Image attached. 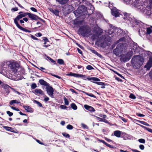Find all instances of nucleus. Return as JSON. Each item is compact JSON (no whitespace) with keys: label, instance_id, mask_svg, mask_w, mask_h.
<instances>
[{"label":"nucleus","instance_id":"obj_1","mask_svg":"<svg viewBox=\"0 0 152 152\" xmlns=\"http://www.w3.org/2000/svg\"><path fill=\"white\" fill-rule=\"evenodd\" d=\"M124 18L126 19V21L128 24L132 27L135 26V27L138 28H152V26L148 25L142 22L137 20L132 16H130L126 13H124Z\"/></svg>","mask_w":152,"mask_h":152},{"label":"nucleus","instance_id":"obj_2","mask_svg":"<svg viewBox=\"0 0 152 152\" xmlns=\"http://www.w3.org/2000/svg\"><path fill=\"white\" fill-rule=\"evenodd\" d=\"M144 60L143 58L139 55L134 56L132 58L131 63L136 69L139 68L143 64Z\"/></svg>","mask_w":152,"mask_h":152},{"label":"nucleus","instance_id":"obj_3","mask_svg":"<svg viewBox=\"0 0 152 152\" xmlns=\"http://www.w3.org/2000/svg\"><path fill=\"white\" fill-rule=\"evenodd\" d=\"M86 79L90 81L91 82H93L94 83L97 84L99 85L102 86L101 87L102 88H105V86H107L109 85L108 84L102 82H98V81H100V80L98 78L95 77H87Z\"/></svg>","mask_w":152,"mask_h":152},{"label":"nucleus","instance_id":"obj_4","mask_svg":"<svg viewBox=\"0 0 152 152\" xmlns=\"http://www.w3.org/2000/svg\"><path fill=\"white\" fill-rule=\"evenodd\" d=\"M133 54V52L132 50H130L125 55L122 54L120 60L121 62H124L128 61L131 58Z\"/></svg>","mask_w":152,"mask_h":152},{"label":"nucleus","instance_id":"obj_5","mask_svg":"<svg viewBox=\"0 0 152 152\" xmlns=\"http://www.w3.org/2000/svg\"><path fill=\"white\" fill-rule=\"evenodd\" d=\"M91 29H78L77 33L79 35H81L83 37H88L92 34Z\"/></svg>","mask_w":152,"mask_h":152},{"label":"nucleus","instance_id":"obj_6","mask_svg":"<svg viewBox=\"0 0 152 152\" xmlns=\"http://www.w3.org/2000/svg\"><path fill=\"white\" fill-rule=\"evenodd\" d=\"M134 4L137 9L140 10V11L146 13V12L147 10L145 9L146 5L142 2V1L139 0L137 3H136V1L135 2Z\"/></svg>","mask_w":152,"mask_h":152},{"label":"nucleus","instance_id":"obj_7","mask_svg":"<svg viewBox=\"0 0 152 152\" xmlns=\"http://www.w3.org/2000/svg\"><path fill=\"white\" fill-rule=\"evenodd\" d=\"M28 12L24 13L22 12H20V14L14 20V22L17 27L19 28H23L20 26L18 23V21L20 19L22 18L23 17L26 16V15H28Z\"/></svg>","mask_w":152,"mask_h":152},{"label":"nucleus","instance_id":"obj_8","mask_svg":"<svg viewBox=\"0 0 152 152\" xmlns=\"http://www.w3.org/2000/svg\"><path fill=\"white\" fill-rule=\"evenodd\" d=\"M93 31L95 33L91 37V38L93 40H95L98 39L99 36L101 35L103 33V29H93Z\"/></svg>","mask_w":152,"mask_h":152},{"label":"nucleus","instance_id":"obj_9","mask_svg":"<svg viewBox=\"0 0 152 152\" xmlns=\"http://www.w3.org/2000/svg\"><path fill=\"white\" fill-rule=\"evenodd\" d=\"M124 44L122 43H119L117 46L116 48L113 50V53L116 56H118L120 54V52L123 49Z\"/></svg>","mask_w":152,"mask_h":152},{"label":"nucleus","instance_id":"obj_10","mask_svg":"<svg viewBox=\"0 0 152 152\" xmlns=\"http://www.w3.org/2000/svg\"><path fill=\"white\" fill-rule=\"evenodd\" d=\"M67 76H73L76 77H86L85 75L82 74H78L72 72H69V73L66 75Z\"/></svg>","mask_w":152,"mask_h":152},{"label":"nucleus","instance_id":"obj_11","mask_svg":"<svg viewBox=\"0 0 152 152\" xmlns=\"http://www.w3.org/2000/svg\"><path fill=\"white\" fill-rule=\"evenodd\" d=\"M138 32L139 35L141 36L142 35H144L145 34H149L152 32V29H147V32L146 33L145 31H144L142 29H139Z\"/></svg>","mask_w":152,"mask_h":152},{"label":"nucleus","instance_id":"obj_12","mask_svg":"<svg viewBox=\"0 0 152 152\" xmlns=\"http://www.w3.org/2000/svg\"><path fill=\"white\" fill-rule=\"evenodd\" d=\"M46 91L47 93L51 96H53L54 90L53 88L50 85L46 86Z\"/></svg>","mask_w":152,"mask_h":152},{"label":"nucleus","instance_id":"obj_13","mask_svg":"<svg viewBox=\"0 0 152 152\" xmlns=\"http://www.w3.org/2000/svg\"><path fill=\"white\" fill-rule=\"evenodd\" d=\"M112 15L115 17H117L119 16L120 14V11L118 10L115 8H113L111 10Z\"/></svg>","mask_w":152,"mask_h":152},{"label":"nucleus","instance_id":"obj_14","mask_svg":"<svg viewBox=\"0 0 152 152\" xmlns=\"http://www.w3.org/2000/svg\"><path fill=\"white\" fill-rule=\"evenodd\" d=\"M151 67H152V57H150L144 67L146 68L147 70H149Z\"/></svg>","mask_w":152,"mask_h":152},{"label":"nucleus","instance_id":"obj_15","mask_svg":"<svg viewBox=\"0 0 152 152\" xmlns=\"http://www.w3.org/2000/svg\"><path fill=\"white\" fill-rule=\"evenodd\" d=\"M85 108L91 112H94L95 111V109L92 107L85 104L84 105Z\"/></svg>","mask_w":152,"mask_h":152},{"label":"nucleus","instance_id":"obj_16","mask_svg":"<svg viewBox=\"0 0 152 152\" xmlns=\"http://www.w3.org/2000/svg\"><path fill=\"white\" fill-rule=\"evenodd\" d=\"M10 69L15 73L17 72L18 70V67L15 64H12L10 66Z\"/></svg>","mask_w":152,"mask_h":152},{"label":"nucleus","instance_id":"obj_17","mask_svg":"<svg viewBox=\"0 0 152 152\" xmlns=\"http://www.w3.org/2000/svg\"><path fill=\"white\" fill-rule=\"evenodd\" d=\"M28 17L32 20H36L38 18V17L33 14L28 12Z\"/></svg>","mask_w":152,"mask_h":152},{"label":"nucleus","instance_id":"obj_18","mask_svg":"<svg viewBox=\"0 0 152 152\" xmlns=\"http://www.w3.org/2000/svg\"><path fill=\"white\" fill-rule=\"evenodd\" d=\"M12 88H11L7 85L6 84L4 85V88L5 91L7 93V95H8L10 92V89H12Z\"/></svg>","mask_w":152,"mask_h":152},{"label":"nucleus","instance_id":"obj_19","mask_svg":"<svg viewBox=\"0 0 152 152\" xmlns=\"http://www.w3.org/2000/svg\"><path fill=\"white\" fill-rule=\"evenodd\" d=\"M23 107L27 112L32 113L34 111L33 108L29 106L24 105L23 106Z\"/></svg>","mask_w":152,"mask_h":152},{"label":"nucleus","instance_id":"obj_20","mask_svg":"<svg viewBox=\"0 0 152 152\" xmlns=\"http://www.w3.org/2000/svg\"><path fill=\"white\" fill-rule=\"evenodd\" d=\"M99 141L103 143L105 145L109 147L110 148H116L115 147H114L113 145H111L105 142L104 140H99Z\"/></svg>","mask_w":152,"mask_h":152},{"label":"nucleus","instance_id":"obj_21","mask_svg":"<svg viewBox=\"0 0 152 152\" xmlns=\"http://www.w3.org/2000/svg\"><path fill=\"white\" fill-rule=\"evenodd\" d=\"M39 83L41 85L46 86L50 85V84L48 83L43 79L39 80Z\"/></svg>","mask_w":152,"mask_h":152},{"label":"nucleus","instance_id":"obj_22","mask_svg":"<svg viewBox=\"0 0 152 152\" xmlns=\"http://www.w3.org/2000/svg\"><path fill=\"white\" fill-rule=\"evenodd\" d=\"M121 132L119 130H116L114 132V135L118 137H121Z\"/></svg>","mask_w":152,"mask_h":152},{"label":"nucleus","instance_id":"obj_23","mask_svg":"<svg viewBox=\"0 0 152 152\" xmlns=\"http://www.w3.org/2000/svg\"><path fill=\"white\" fill-rule=\"evenodd\" d=\"M34 91V93L36 94H39L42 95L44 94L43 91L41 89L39 88L36 89Z\"/></svg>","mask_w":152,"mask_h":152},{"label":"nucleus","instance_id":"obj_24","mask_svg":"<svg viewBox=\"0 0 152 152\" xmlns=\"http://www.w3.org/2000/svg\"><path fill=\"white\" fill-rule=\"evenodd\" d=\"M138 125H139L140 127H142V128L145 129L146 130H147L149 132H150L152 133V129L148 128L147 127H146L145 126L142 125H141V124H138Z\"/></svg>","mask_w":152,"mask_h":152},{"label":"nucleus","instance_id":"obj_25","mask_svg":"<svg viewBox=\"0 0 152 152\" xmlns=\"http://www.w3.org/2000/svg\"><path fill=\"white\" fill-rule=\"evenodd\" d=\"M90 50L91 52L95 54V55L97 56H98L101 57L102 56L101 54H99L97 51H96V50H94V49H91Z\"/></svg>","mask_w":152,"mask_h":152},{"label":"nucleus","instance_id":"obj_26","mask_svg":"<svg viewBox=\"0 0 152 152\" xmlns=\"http://www.w3.org/2000/svg\"><path fill=\"white\" fill-rule=\"evenodd\" d=\"M45 56L49 60L51 63H53L54 64H56V63L55 61L52 59L51 58L47 56L46 54L45 55Z\"/></svg>","mask_w":152,"mask_h":152},{"label":"nucleus","instance_id":"obj_27","mask_svg":"<svg viewBox=\"0 0 152 152\" xmlns=\"http://www.w3.org/2000/svg\"><path fill=\"white\" fill-rule=\"evenodd\" d=\"M50 12L54 13L56 16H57L59 15V12L57 10H53L52 9H50Z\"/></svg>","mask_w":152,"mask_h":152},{"label":"nucleus","instance_id":"obj_28","mask_svg":"<svg viewBox=\"0 0 152 152\" xmlns=\"http://www.w3.org/2000/svg\"><path fill=\"white\" fill-rule=\"evenodd\" d=\"M20 103V102H18L16 100H13L10 102V104L12 105L13 104H19Z\"/></svg>","mask_w":152,"mask_h":152},{"label":"nucleus","instance_id":"obj_29","mask_svg":"<svg viewBox=\"0 0 152 152\" xmlns=\"http://www.w3.org/2000/svg\"><path fill=\"white\" fill-rule=\"evenodd\" d=\"M59 3L61 4H64L66 3L69 0H56Z\"/></svg>","mask_w":152,"mask_h":152},{"label":"nucleus","instance_id":"obj_30","mask_svg":"<svg viewBox=\"0 0 152 152\" xmlns=\"http://www.w3.org/2000/svg\"><path fill=\"white\" fill-rule=\"evenodd\" d=\"M70 106L74 110H76L77 109V106H76V104L74 103H72L71 104Z\"/></svg>","mask_w":152,"mask_h":152},{"label":"nucleus","instance_id":"obj_31","mask_svg":"<svg viewBox=\"0 0 152 152\" xmlns=\"http://www.w3.org/2000/svg\"><path fill=\"white\" fill-rule=\"evenodd\" d=\"M6 69L7 68L6 67H2L0 72V73L2 74H5L6 72Z\"/></svg>","mask_w":152,"mask_h":152},{"label":"nucleus","instance_id":"obj_32","mask_svg":"<svg viewBox=\"0 0 152 152\" xmlns=\"http://www.w3.org/2000/svg\"><path fill=\"white\" fill-rule=\"evenodd\" d=\"M34 103L37 104L39 107H43L42 104L38 101L34 100Z\"/></svg>","mask_w":152,"mask_h":152},{"label":"nucleus","instance_id":"obj_33","mask_svg":"<svg viewBox=\"0 0 152 152\" xmlns=\"http://www.w3.org/2000/svg\"><path fill=\"white\" fill-rule=\"evenodd\" d=\"M137 122L144 125L148 126H150V125L148 123L139 120H137Z\"/></svg>","mask_w":152,"mask_h":152},{"label":"nucleus","instance_id":"obj_34","mask_svg":"<svg viewBox=\"0 0 152 152\" xmlns=\"http://www.w3.org/2000/svg\"><path fill=\"white\" fill-rule=\"evenodd\" d=\"M57 63L60 65H63L64 64V61L62 59H58L57 60Z\"/></svg>","mask_w":152,"mask_h":152},{"label":"nucleus","instance_id":"obj_35","mask_svg":"<svg viewBox=\"0 0 152 152\" xmlns=\"http://www.w3.org/2000/svg\"><path fill=\"white\" fill-rule=\"evenodd\" d=\"M39 69L40 70H41L43 72H45V73H48V70L42 67H40L39 68Z\"/></svg>","mask_w":152,"mask_h":152},{"label":"nucleus","instance_id":"obj_36","mask_svg":"<svg viewBox=\"0 0 152 152\" xmlns=\"http://www.w3.org/2000/svg\"><path fill=\"white\" fill-rule=\"evenodd\" d=\"M84 93H85V94H86L87 95L89 96H91V97H94V98H96V97L94 95V94H92L91 93H88L87 92H84Z\"/></svg>","mask_w":152,"mask_h":152},{"label":"nucleus","instance_id":"obj_37","mask_svg":"<svg viewBox=\"0 0 152 152\" xmlns=\"http://www.w3.org/2000/svg\"><path fill=\"white\" fill-rule=\"evenodd\" d=\"M125 37H123L121 38H120L119 40H118L116 41V43H118L119 42H123L125 41Z\"/></svg>","mask_w":152,"mask_h":152},{"label":"nucleus","instance_id":"obj_38","mask_svg":"<svg viewBox=\"0 0 152 152\" xmlns=\"http://www.w3.org/2000/svg\"><path fill=\"white\" fill-rule=\"evenodd\" d=\"M62 134L64 137L66 138H69L70 137V136L69 134L64 132L62 133Z\"/></svg>","mask_w":152,"mask_h":152},{"label":"nucleus","instance_id":"obj_39","mask_svg":"<svg viewBox=\"0 0 152 152\" xmlns=\"http://www.w3.org/2000/svg\"><path fill=\"white\" fill-rule=\"evenodd\" d=\"M37 87V84L35 83H32L31 85V88L32 89H34Z\"/></svg>","mask_w":152,"mask_h":152},{"label":"nucleus","instance_id":"obj_40","mask_svg":"<svg viewBox=\"0 0 152 152\" xmlns=\"http://www.w3.org/2000/svg\"><path fill=\"white\" fill-rule=\"evenodd\" d=\"M64 101L65 104L66 105H69V102L67 99L65 97L64 98Z\"/></svg>","mask_w":152,"mask_h":152},{"label":"nucleus","instance_id":"obj_41","mask_svg":"<svg viewBox=\"0 0 152 152\" xmlns=\"http://www.w3.org/2000/svg\"><path fill=\"white\" fill-rule=\"evenodd\" d=\"M129 97L130 98L132 99H135L136 98L135 96L133 94H131Z\"/></svg>","mask_w":152,"mask_h":152},{"label":"nucleus","instance_id":"obj_42","mask_svg":"<svg viewBox=\"0 0 152 152\" xmlns=\"http://www.w3.org/2000/svg\"><path fill=\"white\" fill-rule=\"evenodd\" d=\"M66 128L68 129L71 130L73 128V127L72 125H71L68 124L66 126Z\"/></svg>","mask_w":152,"mask_h":152},{"label":"nucleus","instance_id":"obj_43","mask_svg":"<svg viewBox=\"0 0 152 152\" xmlns=\"http://www.w3.org/2000/svg\"><path fill=\"white\" fill-rule=\"evenodd\" d=\"M86 68L88 70L94 69V68L90 65H88L86 67Z\"/></svg>","mask_w":152,"mask_h":152},{"label":"nucleus","instance_id":"obj_44","mask_svg":"<svg viewBox=\"0 0 152 152\" xmlns=\"http://www.w3.org/2000/svg\"><path fill=\"white\" fill-rule=\"evenodd\" d=\"M112 29H108L107 31L108 32L107 33H108L109 35H110L114 33L113 31L111 30Z\"/></svg>","mask_w":152,"mask_h":152},{"label":"nucleus","instance_id":"obj_45","mask_svg":"<svg viewBox=\"0 0 152 152\" xmlns=\"http://www.w3.org/2000/svg\"><path fill=\"white\" fill-rule=\"evenodd\" d=\"M3 127L4 129L5 130H6L7 131H10V127L4 126H3Z\"/></svg>","mask_w":152,"mask_h":152},{"label":"nucleus","instance_id":"obj_46","mask_svg":"<svg viewBox=\"0 0 152 152\" xmlns=\"http://www.w3.org/2000/svg\"><path fill=\"white\" fill-rule=\"evenodd\" d=\"M114 73L116 74L117 75H118L119 76L121 77L123 79H125V78L122 75H121V74H119V73H118L117 72L114 71Z\"/></svg>","mask_w":152,"mask_h":152},{"label":"nucleus","instance_id":"obj_47","mask_svg":"<svg viewBox=\"0 0 152 152\" xmlns=\"http://www.w3.org/2000/svg\"><path fill=\"white\" fill-rule=\"evenodd\" d=\"M7 113L9 115V117H11L13 115V113L10 111H7Z\"/></svg>","mask_w":152,"mask_h":152},{"label":"nucleus","instance_id":"obj_48","mask_svg":"<svg viewBox=\"0 0 152 152\" xmlns=\"http://www.w3.org/2000/svg\"><path fill=\"white\" fill-rule=\"evenodd\" d=\"M138 141L139 142L144 143L145 142V139L142 138L138 140Z\"/></svg>","mask_w":152,"mask_h":152},{"label":"nucleus","instance_id":"obj_49","mask_svg":"<svg viewBox=\"0 0 152 152\" xmlns=\"http://www.w3.org/2000/svg\"><path fill=\"white\" fill-rule=\"evenodd\" d=\"M94 117H96V118L97 119L100 121H101V122H102V121H103V119L102 118H100V117H98L96 116H95V115H94Z\"/></svg>","mask_w":152,"mask_h":152},{"label":"nucleus","instance_id":"obj_50","mask_svg":"<svg viewBox=\"0 0 152 152\" xmlns=\"http://www.w3.org/2000/svg\"><path fill=\"white\" fill-rule=\"evenodd\" d=\"M102 122H104L108 124H110V125H112V124L110 123L109 122V121L106 119H103V121Z\"/></svg>","mask_w":152,"mask_h":152},{"label":"nucleus","instance_id":"obj_51","mask_svg":"<svg viewBox=\"0 0 152 152\" xmlns=\"http://www.w3.org/2000/svg\"><path fill=\"white\" fill-rule=\"evenodd\" d=\"M20 29L22 30L23 31L25 32H26L30 33L31 32V31L28 30V29Z\"/></svg>","mask_w":152,"mask_h":152},{"label":"nucleus","instance_id":"obj_52","mask_svg":"<svg viewBox=\"0 0 152 152\" xmlns=\"http://www.w3.org/2000/svg\"><path fill=\"white\" fill-rule=\"evenodd\" d=\"M11 107L12 109L16 111H19L20 110L18 108L14 107L13 106H11Z\"/></svg>","mask_w":152,"mask_h":152},{"label":"nucleus","instance_id":"obj_53","mask_svg":"<svg viewBox=\"0 0 152 152\" xmlns=\"http://www.w3.org/2000/svg\"><path fill=\"white\" fill-rule=\"evenodd\" d=\"M42 39L45 42H49V41L48 39L45 37H42Z\"/></svg>","mask_w":152,"mask_h":152},{"label":"nucleus","instance_id":"obj_54","mask_svg":"<svg viewBox=\"0 0 152 152\" xmlns=\"http://www.w3.org/2000/svg\"><path fill=\"white\" fill-rule=\"evenodd\" d=\"M12 89L15 92V93H17V94H18L19 95H20L21 93H20V92H19L18 91H17L14 88H12Z\"/></svg>","mask_w":152,"mask_h":152},{"label":"nucleus","instance_id":"obj_55","mask_svg":"<svg viewBox=\"0 0 152 152\" xmlns=\"http://www.w3.org/2000/svg\"><path fill=\"white\" fill-rule=\"evenodd\" d=\"M136 115L138 117H144V116H145V115H144L142 114H141V113H137L136 114Z\"/></svg>","mask_w":152,"mask_h":152},{"label":"nucleus","instance_id":"obj_56","mask_svg":"<svg viewBox=\"0 0 152 152\" xmlns=\"http://www.w3.org/2000/svg\"><path fill=\"white\" fill-rule=\"evenodd\" d=\"M139 148L141 150H143L145 148L144 145H139Z\"/></svg>","mask_w":152,"mask_h":152},{"label":"nucleus","instance_id":"obj_57","mask_svg":"<svg viewBox=\"0 0 152 152\" xmlns=\"http://www.w3.org/2000/svg\"><path fill=\"white\" fill-rule=\"evenodd\" d=\"M60 107L61 109H64L67 108V107L65 105H61L60 106Z\"/></svg>","mask_w":152,"mask_h":152},{"label":"nucleus","instance_id":"obj_58","mask_svg":"<svg viewBox=\"0 0 152 152\" xmlns=\"http://www.w3.org/2000/svg\"><path fill=\"white\" fill-rule=\"evenodd\" d=\"M31 38L34 40H38V39L32 35H31Z\"/></svg>","mask_w":152,"mask_h":152},{"label":"nucleus","instance_id":"obj_59","mask_svg":"<svg viewBox=\"0 0 152 152\" xmlns=\"http://www.w3.org/2000/svg\"><path fill=\"white\" fill-rule=\"evenodd\" d=\"M35 35L36 37H40L42 36V34L40 33H38L35 34Z\"/></svg>","mask_w":152,"mask_h":152},{"label":"nucleus","instance_id":"obj_60","mask_svg":"<svg viewBox=\"0 0 152 152\" xmlns=\"http://www.w3.org/2000/svg\"><path fill=\"white\" fill-rule=\"evenodd\" d=\"M115 80H117L119 82H122V80L120 79L119 78L116 77H115Z\"/></svg>","mask_w":152,"mask_h":152},{"label":"nucleus","instance_id":"obj_61","mask_svg":"<svg viewBox=\"0 0 152 152\" xmlns=\"http://www.w3.org/2000/svg\"><path fill=\"white\" fill-rule=\"evenodd\" d=\"M149 75L151 79L152 80V71H151L149 73Z\"/></svg>","mask_w":152,"mask_h":152},{"label":"nucleus","instance_id":"obj_62","mask_svg":"<svg viewBox=\"0 0 152 152\" xmlns=\"http://www.w3.org/2000/svg\"><path fill=\"white\" fill-rule=\"evenodd\" d=\"M104 138H105V140H106L108 142H113L112 140L110 139L107 137H105Z\"/></svg>","mask_w":152,"mask_h":152},{"label":"nucleus","instance_id":"obj_63","mask_svg":"<svg viewBox=\"0 0 152 152\" xmlns=\"http://www.w3.org/2000/svg\"><path fill=\"white\" fill-rule=\"evenodd\" d=\"M121 119L122 121L125 122H127V120L124 118L121 117Z\"/></svg>","mask_w":152,"mask_h":152},{"label":"nucleus","instance_id":"obj_64","mask_svg":"<svg viewBox=\"0 0 152 152\" xmlns=\"http://www.w3.org/2000/svg\"><path fill=\"white\" fill-rule=\"evenodd\" d=\"M31 10L33 11H34V12H37V10L35 9V8H34V7H31V8H30Z\"/></svg>","mask_w":152,"mask_h":152}]
</instances>
